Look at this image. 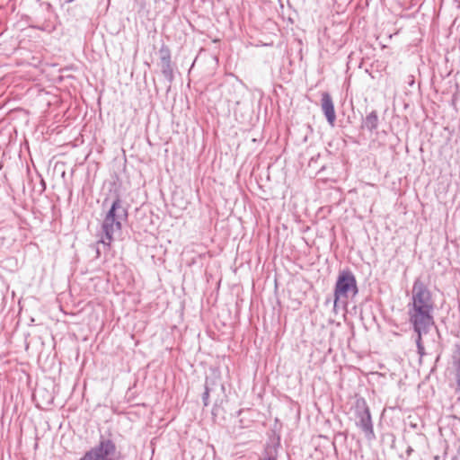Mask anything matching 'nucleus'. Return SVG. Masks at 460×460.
<instances>
[{
    "label": "nucleus",
    "instance_id": "5",
    "mask_svg": "<svg viewBox=\"0 0 460 460\" xmlns=\"http://www.w3.org/2000/svg\"><path fill=\"white\" fill-rule=\"evenodd\" d=\"M356 417L357 426L361 429L366 438L367 440H373L376 436L374 433L370 411L365 400L357 402Z\"/></svg>",
    "mask_w": 460,
    "mask_h": 460
},
{
    "label": "nucleus",
    "instance_id": "9",
    "mask_svg": "<svg viewBox=\"0 0 460 460\" xmlns=\"http://www.w3.org/2000/svg\"><path fill=\"white\" fill-rule=\"evenodd\" d=\"M377 127H378V115L376 111H372L363 119L361 128H366L368 131L372 132L373 130L376 129Z\"/></svg>",
    "mask_w": 460,
    "mask_h": 460
},
{
    "label": "nucleus",
    "instance_id": "2",
    "mask_svg": "<svg viewBox=\"0 0 460 460\" xmlns=\"http://www.w3.org/2000/svg\"><path fill=\"white\" fill-rule=\"evenodd\" d=\"M126 217V208L119 199H115L103 219L101 230L97 234L98 240L93 245L95 250L96 258H99L102 253L110 251L111 243L120 234L121 223Z\"/></svg>",
    "mask_w": 460,
    "mask_h": 460
},
{
    "label": "nucleus",
    "instance_id": "7",
    "mask_svg": "<svg viewBox=\"0 0 460 460\" xmlns=\"http://www.w3.org/2000/svg\"><path fill=\"white\" fill-rule=\"evenodd\" d=\"M160 63L159 66L164 77L172 81L173 79V69L171 64L170 51L166 48H162L159 51Z\"/></svg>",
    "mask_w": 460,
    "mask_h": 460
},
{
    "label": "nucleus",
    "instance_id": "1",
    "mask_svg": "<svg viewBox=\"0 0 460 460\" xmlns=\"http://www.w3.org/2000/svg\"><path fill=\"white\" fill-rule=\"evenodd\" d=\"M435 302L425 283L417 278L412 285L411 298L408 304L409 322L413 330L424 332L434 325Z\"/></svg>",
    "mask_w": 460,
    "mask_h": 460
},
{
    "label": "nucleus",
    "instance_id": "13",
    "mask_svg": "<svg viewBox=\"0 0 460 460\" xmlns=\"http://www.w3.org/2000/svg\"><path fill=\"white\" fill-rule=\"evenodd\" d=\"M265 460H276V459H275V458H272V457H269V458H267V459H265Z\"/></svg>",
    "mask_w": 460,
    "mask_h": 460
},
{
    "label": "nucleus",
    "instance_id": "12",
    "mask_svg": "<svg viewBox=\"0 0 460 460\" xmlns=\"http://www.w3.org/2000/svg\"><path fill=\"white\" fill-rule=\"evenodd\" d=\"M137 4H138L140 5V7H142L143 5V3H142V0H135Z\"/></svg>",
    "mask_w": 460,
    "mask_h": 460
},
{
    "label": "nucleus",
    "instance_id": "4",
    "mask_svg": "<svg viewBox=\"0 0 460 460\" xmlns=\"http://www.w3.org/2000/svg\"><path fill=\"white\" fill-rule=\"evenodd\" d=\"M117 447L110 438L101 436L98 445L88 450L79 460H115Z\"/></svg>",
    "mask_w": 460,
    "mask_h": 460
},
{
    "label": "nucleus",
    "instance_id": "8",
    "mask_svg": "<svg viewBox=\"0 0 460 460\" xmlns=\"http://www.w3.org/2000/svg\"><path fill=\"white\" fill-rule=\"evenodd\" d=\"M220 387L222 391H224L225 387L224 385L220 383L219 379L217 378H206L205 382V391L202 394V401L204 403V406H208L209 403V395L211 393H214L217 387Z\"/></svg>",
    "mask_w": 460,
    "mask_h": 460
},
{
    "label": "nucleus",
    "instance_id": "3",
    "mask_svg": "<svg viewBox=\"0 0 460 460\" xmlns=\"http://www.w3.org/2000/svg\"><path fill=\"white\" fill-rule=\"evenodd\" d=\"M358 292L354 274L347 270L339 273L334 288V306L341 302L346 304L349 297L355 296Z\"/></svg>",
    "mask_w": 460,
    "mask_h": 460
},
{
    "label": "nucleus",
    "instance_id": "6",
    "mask_svg": "<svg viewBox=\"0 0 460 460\" xmlns=\"http://www.w3.org/2000/svg\"><path fill=\"white\" fill-rule=\"evenodd\" d=\"M321 109L330 126L333 127L336 121V113L332 96L329 93H322Z\"/></svg>",
    "mask_w": 460,
    "mask_h": 460
},
{
    "label": "nucleus",
    "instance_id": "11",
    "mask_svg": "<svg viewBox=\"0 0 460 460\" xmlns=\"http://www.w3.org/2000/svg\"><path fill=\"white\" fill-rule=\"evenodd\" d=\"M429 330V329H426L424 332H419L418 330H414V332L417 333L416 345L420 356H423L425 354L424 346L422 344V335L428 333Z\"/></svg>",
    "mask_w": 460,
    "mask_h": 460
},
{
    "label": "nucleus",
    "instance_id": "10",
    "mask_svg": "<svg viewBox=\"0 0 460 460\" xmlns=\"http://www.w3.org/2000/svg\"><path fill=\"white\" fill-rule=\"evenodd\" d=\"M453 365L456 371V394L459 395L460 399V348L457 349L456 355L453 358Z\"/></svg>",
    "mask_w": 460,
    "mask_h": 460
}]
</instances>
